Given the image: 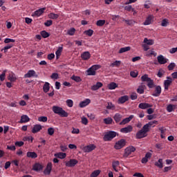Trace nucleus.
Wrapping results in <instances>:
<instances>
[{
  "mask_svg": "<svg viewBox=\"0 0 177 177\" xmlns=\"http://www.w3.org/2000/svg\"><path fill=\"white\" fill-rule=\"evenodd\" d=\"M40 34L43 38H48V37H50V34L46 30H42Z\"/></svg>",
  "mask_w": 177,
  "mask_h": 177,
  "instance_id": "40",
  "label": "nucleus"
},
{
  "mask_svg": "<svg viewBox=\"0 0 177 177\" xmlns=\"http://www.w3.org/2000/svg\"><path fill=\"white\" fill-rule=\"evenodd\" d=\"M42 129V126L41 124H35L33 127V129H32V133H37V132H39Z\"/></svg>",
  "mask_w": 177,
  "mask_h": 177,
  "instance_id": "23",
  "label": "nucleus"
},
{
  "mask_svg": "<svg viewBox=\"0 0 177 177\" xmlns=\"http://www.w3.org/2000/svg\"><path fill=\"white\" fill-rule=\"evenodd\" d=\"M85 34L88 37H92V35H93V30L89 29L88 30H86Z\"/></svg>",
  "mask_w": 177,
  "mask_h": 177,
  "instance_id": "57",
  "label": "nucleus"
},
{
  "mask_svg": "<svg viewBox=\"0 0 177 177\" xmlns=\"http://www.w3.org/2000/svg\"><path fill=\"white\" fill-rule=\"evenodd\" d=\"M26 156L28 158H37V157H38V154H37L35 152L28 151Z\"/></svg>",
  "mask_w": 177,
  "mask_h": 177,
  "instance_id": "28",
  "label": "nucleus"
},
{
  "mask_svg": "<svg viewBox=\"0 0 177 177\" xmlns=\"http://www.w3.org/2000/svg\"><path fill=\"white\" fill-rule=\"evenodd\" d=\"M118 86V85L116 84L115 82H111L108 85L109 89H110L111 91H113V89H115V88H117Z\"/></svg>",
  "mask_w": 177,
  "mask_h": 177,
  "instance_id": "36",
  "label": "nucleus"
},
{
  "mask_svg": "<svg viewBox=\"0 0 177 177\" xmlns=\"http://www.w3.org/2000/svg\"><path fill=\"white\" fill-rule=\"evenodd\" d=\"M11 48H13V44H10L6 46L1 50V52H3V50H4V53H6V52H8V49H11Z\"/></svg>",
  "mask_w": 177,
  "mask_h": 177,
  "instance_id": "37",
  "label": "nucleus"
},
{
  "mask_svg": "<svg viewBox=\"0 0 177 177\" xmlns=\"http://www.w3.org/2000/svg\"><path fill=\"white\" fill-rule=\"evenodd\" d=\"M82 124H83L84 125H88V118L85 117L82 118Z\"/></svg>",
  "mask_w": 177,
  "mask_h": 177,
  "instance_id": "64",
  "label": "nucleus"
},
{
  "mask_svg": "<svg viewBox=\"0 0 177 177\" xmlns=\"http://www.w3.org/2000/svg\"><path fill=\"white\" fill-rule=\"evenodd\" d=\"M71 78L75 82H81V81H82L80 77L76 76L75 75H73Z\"/></svg>",
  "mask_w": 177,
  "mask_h": 177,
  "instance_id": "43",
  "label": "nucleus"
},
{
  "mask_svg": "<svg viewBox=\"0 0 177 177\" xmlns=\"http://www.w3.org/2000/svg\"><path fill=\"white\" fill-rule=\"evenodd\" d=\"M129 50H131V47H123L120 49L119 53H124V52H128Z\"/></svg>",
  "mask_w": 177,
  "mask_h": 177,
  "instance_id": "42",
  "label": "nucleus"
},
{
  "mask_svg": "<svg viewBox=\"0 0 177 177\" xmlns=\"http://www.w3.org/2000/svg\"><path fill=\"white\" fill-rule=\"evenodd\" d=\"M55 157H57V158H60L61 160H63L64 158H66V153L59 152L55 153Z\"/></svg>",
  "mask_w": 177,
  "mask_h": 177,
  "instance_id": "31",
  "label": "nucleus"
},
{
  "mask_svg": "<svg viewBox=\"0 0 177 177\" xmlns=\"http://www.w3.org/2000/svg\"><path fill=\"white\" fill-rule=\"evenodd\" d=\"M147 132H149V130L146 127L143 126L142 129L137 132L136 138L143 139V138H146L147 136Z\"/></svg>",
  "mask_w": 177,
  "mask_h": 177,
  "instance_id": "3",
  "label": "nucleus"
},
{
  "mask_svg": "<svg viewBox=\"0 0 177 177\" xmlns=\"http://www.w3.org/2000/svg\"><path fill=\"white\" fill-rule=\"evenodd\" d=\"M151 78L149 77L148 75H144L141 77V81H142V82H147L149 81H150Z\"/></svg>",
  "mask_w": 177,
  "mask_h": 177,
  "instance_id": "39",
  "label": "nucleus"
},
{
  "mask_svg": "<svg viewBox=\"0 0 177 177\" xmlns=\"http://www.w3.org/2000/svg\"><path fill=\"white\" fill-rule=\"evenodd\" d=\"M122 21H124L126 23V24H127V26H133V24H135V23H136V21L132 19H123Z\"/></svg>",
  "mask_w": 177,
  "mask_h": 177,
  "instance_id": "35",
  "label": "nucleus"
},
{
  "mask_svg": "<svg viewBox=\"0 0 177 177\" xmlns=\"http://www.w3.org/2000/svg\"><path fill=\"white\" fill-rule=\"evenodd\" d=\"M106 109H107V110H115V105L113 104L112 102H108Z\"/></svg>",
  "mask_w": 177,
  "mask_h": 177,
  "instance_id": "44",
  "label": "nucleus"
},
{
  "mask_svg": "<svg viewBox=\"0 0 177 177\" xmlns=\"http://www.w3.org/2000/svg\"><path fill=\"white\" fill-rule=\"evenodd\" d=\"M146 88V86L141 84L140 86H138L137 88V92L138 93H140V95H143L145 93V89Z\"/></svg>",
  "mask_w": 177,
  "mask_h": 177,
  "instance_id": "29",
  "label": "nucleus"
},
{
  "mask_svg": "<svg viewBox=\"0 0 177 177\" xmlns=\"http://www.w3.org/2000/svg\"><path fill=\"white\" fill-rule=\"evenodd\" d=\"M50 84L49 82H46L44 85L43 86V91L45 93H48L49 92V89H50Z\"/></svg>",
  "mask_w": 177,
  "mask_h": 177,
  "instance_id": "27",
  "label": "nucleus"
},
{
  "mask_svg": "<svg viewBox=\"0 0 177 177\" xmlns=\"http://www.w3.org/2000/svg\"><path fill=\"white\" fill-rule=\"evenodd\" d=\"M48 17L49 19L56 20L57 19H59V15L51 12L48 15Z\"/></svg>",
  "mask_w": 177,
  "mask_h": 177,
  "instance_id": "41",
  "label": "nucleus"
},
{
  "mask_svg": "<svg viewBox=\"0 0 177 177\" xmlns=\"http://www.w3.org/2000/svg\"><path fill=\"white\" fill-rule=\"evenodd\" d=\"M176 64L175 63H170L168 66H167V68H168V71H172V70H174V68H175Z\"/></svg>",
  "mask_w": 177,
  "mask_h": 177,
  "instance_id": "48",
  "label": "nucleus"
},
{
  "mask_svg": "<svg viewBox=\"0 0 177 177\" xmlns=\"http://www.w3.org/2000/svg\"><path fill=\"white\" fill-rule=\"evenodd\" d=\"M167 80H165L164 82V86L165 91H168V88H169V86L171 84H172V78L171 77H167Z\"/></svg>",
  "mask_w": 177,
  "mask_h": 177,
  "instance_id": "13",
  "label": "nucleus"
},
{
  "mask_svg": "<svg viewBox=\"0 0 177 177\" xmlns=\"http://www.w3.org/2000/svg\"><path fill=\"white\" fill-rule=\"evenodd\" d=\"M38 78V75L37 72L34 70H29L26 74L24 75V78Z\"/></svg>",
  "mask_w": 177,
  "mask_h": 177,
  "instance_id": "6",
  "label": "nucleus"
},
{
  "mask_svg": "<svg viewBox=\"0 0 177 177\" xmlns=\"http://www.w3.org/2000/svg\"><path fill=\"white\" fill-rule=\"evenodd\" d=\"M144 44H146L147 45H154V41L153 39H148L147 38H145Z\"/></svg>",
  "mask_w": 177,
  "mask_h": 177,
  "instance_id": "38",
  "label": "nucleus"
},
{
  "mask_svg": "<svg viewBox=\"0 0 177 177\" xmlns=\"http://www.w3.org/2000/svg\"><path fill=\"white\" fill-rule=\"evenodd\" d=\"M81 57L83 60H89L91 59V53L89 51H85L81 55Z\"/></svg>",
  "mask_w": 177,
  "mask_h": 177,
  "instance_id": "19",
  "label": "nucleus"
},
{
  "mask_svg": "<svg viewBox=\"0 0 177 177\" xmlns=\"http://www.w3.org/2000/svg\"><path fill=\"white\" fill-rule=\"evenodd\" d=\"M131 100H136V99H138V94H136V93H131Z\"/></svg>",
  "mask_w": 177,
  "mask_h": 177,
  "instance_id": "63",
  "label": "nucleus"
},
{
  "mask_svg": "<svg viewBox=\"0 0 177 177\" xmlns=\"http://www.w3.org/2000/svg\"><path fill=\"white\" fill-rule=\"evenodd\" d=\"M132 129H133V127H132L131 125H129L127 127L122 128L120 129V132L122 133H129V132H132Z\"/></svg>",
  "mask_w": 177,
  "mask_h": 177,
  "instance_id": "16",
  "label": "nucleus"
},
{
  "mask_svg": "<svg viewBox=\"0 0 177 177\" xmlns=\"http://www.w3.org/2000/svg\"><path fill=\"white\" fill-rule=\"evenodd\" d=\"M67 34L68 35H74V34H75V28H71L68 30Z\"/></svg>",
  "mask_w": 177,
  "mask_h": 177,
  "instance_id": "54",
  "label": "nucleus"
},
{
  "mask_svg": "<svg viewBox=\"0 0 177 177\" xmlns=\"http://www.w3.org/2000/svg\"><path fill=\"white\" fill-rule=\"evenodd\" d=\"M156 125H158V121L153 120V121H151V122H148L147 124L144 125V127H146V128L148 130V131H150V128H151V127L153 128H154V127H156Z\"/></svg>",
  "mask_w": 177,
  "mask_h": 177,
  "instance_id": "10",
  "label": "nucleus"
},
{
  "mask_svg": "<svg viewBox=\"0 0 177 177\" xmlns=\"http://www.w3.org/2000/svg\"><path fill=\"white\" fill-rule=\"evenodd\" d=\"M158 62L159 64H165L166 63H168V59L164 57L163 55H159L157 57Z\"/></svg>",
  "mask_w": 177,
  "mask_h": 177,
  "instance_id": "15",
  "label": "nucleus"
},
{
  "mask_svg": "<svg viewBox=\"0 0 177 177\" xmlns=\"http://www.w3.org/2000/svg\"><path fill=\"white\" fill-rule=\"evenodd\" d=\"M52 162H48L46 165V169L44 171V174L45 175H50V172H52Z\"/></svg>",
  "mask_w": 177,
  "mask_h": 177,
  "instance_id": "12",
  "label": "nucleus"
},
{
  "mask_svg": "<svg viewBox=\"0 0 177 177\" xmlns=\"http://www.w3.org/2000/svg\"><path fill=\"white\" fill-rule=\"evenodd\" d=\"M125 143H126L125 140L121 139L115 143L114 147L116 150H120L122 149L124 146H125Z\"/></svg>",
  "mask_w": 177,
  "mask_h": 177,
  "instance_id": "7",
  "label": "nucleus"
},
{
  "mask_svg": "<svg viewBox=\"0 0 177 177\" xmlns=\"http://www.w3.org/2000/svg\"><path fill=\"white\" fill-rule=\"evenodd\" d=\"M96 149V146L93 144L88 145L83 148V151L84 153H91V151H93Z\"/></svg>",
  "mask_w": 177,
  "mask_h": 177,
  "instance_id": "9",
  "label": "nucleus"
},
{
  "mask_svg": "<svg viewBox=\"0 0 177 177\" xmlns=\"http://www.w3.org/2000/svg\"><path fill=\"white\" fill-rule=\"evenodd\" d=\"M10 42H16V40L13 39H9V38H6L4 39V44H10Z\"/></svg>",
  "mask_w": 177,
  "mask_h": 177,
  "instance_id": "58",
  "label": "nucleus"
},
{
  "mask_svg": "<svg viewBox=\"0 0 177 177\" xmlns=\"http://www.w3.org/2000/svg\"><path fill=\"white\" fill-rule=\"evenodd\" d=\"M52 110L55 114H57L60 117H68V113H67L63 108L57 106H53Z\"/></svg>",
  "mask_w": 177,
  "mask_h": 177,
  "instance_id": "1",
  "label": "nucleus"
},
{
  "mask_svg": "<svg viewBox=\"0 0 177 177\" xmlns=\"http://www.w3.org/2000/svg\"><path fill=\"white\" fill-rule=\"evenodd\" d=\"M102 67L100 65H93L87 70V75H96V71Z\"/></svg>",
  "mask_w": 177,
  "mask_h": 177,
  "instance_id": "4",
  "label": "nucleus"
},
{
  "mask_svg": "<svg viewBox=\"0 0 177 177\" xmlns=\"http://www.w3.org/2000/svg\"><path fill=\"white\" fill-rule=\"evenodd\" d=\"M96 24L98 27H103L106 24V20H98L96 22Z\"/></svg>",
  "mask_w": 177,
  "mask_h": 177,
  "instance_id": "45",
  "label": "nucleus"
},
{
  "mask_svg": "<svg viewBox=\"0 0 177 177\" xmlns=\"http://www.w3.org/2000/svg\"><path fill=\"white\" fill-rule=\"evenodd\" d=\"M128 122H129V120L128 118H126L120 122V125H125V124H128Z\"/></svg>",
  "mask_w": 177,
  "mask_h": 177,
  "instance_id": "61",
  "label": "nucleus"
},
{
  "mask_svg": "<svg viewBox=\"0 0 177 177\" xmlns=\"http://www.w3.org/2000/svg\"><path fill=\"white\" fill-rule=\"evenodd\" d=\"M175 109H176V105L172 104H169L167 106V111L168 113H172V111H174V110H175Z\"/></svg>",
  "mask_w": 177,
  "mask_h": 177,
  "instance_id": "30",
  "label": "nucleus"
},
{
  "mask_svg": "<svg viewBox=\"0 0 177 177\" xmlns=\"http://www.w3.org/2000/svg\"><path fill=\"white\" fill-rule=\"evenodd\" d=\"M122 118V115L120 114V113H116L114 116H113V119L115 121L116 123L120 122V121H121Z\"/></svg>",
  "mask_w": 177,
  "mask_h": 177,
  "instance_id": "33",
  "label": "nucleus"
},
{
  "mask_svg": "<svg viewBox=\"0 0 177 177\" xmlns=\"http://www.w3.org/2000/svg\"><path fill=\"white\" fill-rule=\"evenodd\" d=\"M99 175H100V170H95L91 173L90 176L91 177H97V176H99Z\"/></svg>",
  "mask_w": 177,
  "mask_h": 177,
  "instance_id": "46",
  "label": "nucleus"
},
{
  "mask_svg": "<svg viewBox=\"0 0 177 177\" xmlns=\"http://www.w3.org/2000/svg\"><path fill=\"white\" fill-rule=\"evenodd\" d=\"M7 150H10L11 151H16V146L15 145H7Z\"/></svg>",
  "mask_w": 177,
  "mask_h": 177,
  "instance_id": "56",
  "label": "nucleus"
},
{
  "mask_svg": "<svg viewBox=\"0 0 177 177\" xmlns=\"http://www.w3.org/2000/svg\"><path fill=\"white\" fill-rule=\"evenodd\" d=\"M132 10H133V8H132V6H126L124 7V10H127V12H132Z\"/></svg>",
  "mask_w": 177,
  "mask_h": 177,
  "instance_id": "62",
  "label": "nucleus"
},
{
  "mask_svg": "<svg viewBox=\"0 0 177 177\" xmlns=\"http://www.w3.org/2000/svg\"><path fill=\"white\" fill-rule=\"evenodd\" d=\"M45 10H46L45 8H39V10H37L36 11H35L34 13L32 15V16L39 17V16H41L44 13V12H45Z\"/></svg>",
  "mask_w": 177,
  "mask_h": 177,
  "instance_id": "14",
  "label": "nucleus"
},
{
  "mask_svg": "<svg viewBox=\"0 0 177 177\" xmlns=\"http://www.w3.org/2000/svg\"><path fill=\"white\" fill-rule=\"evenodd\" d=\"M147 86L149 88H153L154 86V82L153 81V80L149 79V80L147 81Z\"/></svg>",
  "mask_w": 177,
  "mask_h": 177,
  "instance_id": "52",
  "label": "nucleus"
},
{
  "mask_svg": "<svg viewBox=\"0 0 177 177\" xmlns=\"http://www.w3.org/2000/svg\"><path fill=\"white\" fill-rule=\"evenodd\" d=\"M154 165L158 167V168L162 169L164 168V162L162 158L158 159V161L155 162Z\"/></svg>",
  "mask_w": 177,
  "mask_h": 177,
  "instance_id": "22",
  "label": "nucleus"
},
{
  "mask_svg": "<svg viewBox=\"0 0 177 177\" xmlns=\"http://www.w3.org/2000/svg\"><path fill=\"white\" fill-rule=\"evenodd\" d=\"M129 97L128 95H124L118 98V104H124L125 102H128Z\"/></svg>",
  "mask_w": 177,
  "mask_h": 177,
  "instance_id": "18",
  "label": "nucleus"
},
{
  "mask_svg": "<svg viewBox=\"0 0 177 177\" xmlns=\"http://www.w3.org/2000/svg\"><path fill=\"white\" fill-rule=\"evenodd\" d=\"M43 169L44 166H42V165H41L40 163H35L32 167L33 171H35L36 172L42 171Z\"/></svg>",
  "mask_w": 177,
  "mask_h": 177,
  "instance_id": "17",
  "label": "nucleus"
},
{
  "mask_svg": "<svg viewBox=\"0 0 177 177\" xmlns=\"http://www.w3.org/2000/svg\"><path fill=\"white\" fill-rule=\"evenodd\" d=\"M138 107L142 110H146V109H150V107H151V105L150 104L142 102L139 104Z\"/></svg>",
  "mask_w": 177,
  "mask_h": 177,
  "instance_id": "20",
  "label": "nucleus"
},
{
  "mask_svg": "<svg viewBox=\"0 0 177 177\" xmlns=\"http://www.w3.org/2000/svg\"><path fill=\"white\" fill-rule=\"evenodd\" d=\"M62 52H63V46L58 47V49L55 52L57 59H59V57L62 55Z\"/></svg>",
  "mask_w": 177,
  "mask_h": 177,
  "instance_id": "34",
  "label": "nucleus"
},
{
  "mask_svg": "<svg viewBox=\"0 0 177 177\" xmlns=\"http://www.w3.org/2000/svg\"><path fill=\"white\" fill-rule=\"evenodd\" d=\"M77 164H78V160H77V159H71L69 161L66 162V167L71 168L75 167Z\"/></svg>",
  "mask_w": 177,
  "mask_h": 177,
  "instance_id": "11",
  "label": "nucleus"
},
{
  "mask_svg": "<svg viewBox=\"0 0 177 177\" xmlns=\"http://www.w3.org/2000/svg\"><path fill=\"white\" fill-rule=\"evenodd\" d=\"M121 64V61H115L111 64V67H118Z\"/></svg>",
  "mask_w": 177,
  "mask_h": 177,
  "instance_id": "51",
  "label": "nucleus"
},
{
  "mask_svg": "<svg viewBox=\"0 0 177 177\" xmlns=\"http://www.w3.org/2000/svg\"><path fill=\"white\" fill-rule=\"evenodd\" d=\"M116 136H117V132L109 131L105 133L103 139L104 142H110V140H113V139H114V138H115Z\"/></svg>",
  "mask_w": 177,
  "mask_h": 177,
  "instance_id": "2",
  "label": "nucleus"
},
{
  "mask_svg": "<svg viewBox=\"0 0 177 177\" xmlns=\"http://www.w3.org/2000/svg\"><path fill=\"white\" fill-rule=\"evenodd\" d=\"M104 124H106V125H110L113 122V119L111 118H107L104 119Z\"/></svg>",
  "mask_w": 177,
  "mask_h": 177,
  "instance_id": "47",
  "label": "nucleus"
},
{
  "mask_svg": "<svg viewBox=\"0 0 177 177\" xmlns=\"http://www.w3.org/2000/svg\"><path fill=\"white\" fill-rule=\"evenodd\" d=\"M66 105L68 106V107H73V106H74V102H73L72 100H67Z\"/></svg>",
  "mask_w": 177,
  "mask_h": 177,
  "instance_id": "55",
  "label": "nucleus"
},
{
  "mask_svg": "<svg viewBox=\"0 0 177 177\" xmlns=\"http://www.w3.org/2000/svg\"><path fill=\"white\" fill-rule=\"evenodd\" d=\"M134 151H136V148L133 146H129L127 147L124 150V157L128 158L132 153H134Z\"/></svg>",
  "mask_w": 177,
  "mask_h": 177,
  "instance_id": "5",
  "label": "nucleus"
},
{
  "mask_svg": "<svg viewBox=\"0 0 177 177\" xmlns=\"http://www.w3.org/2000/svg\"><path fill=\"white\" fill-rule=\"evenodd\" d=\"M38 121H39V122H46V121H48V117L46 116L39 117Z\"/></svg>",
  "mask_w": 177,
  "mask_h": 177,
  "instance_id": "49",
  "label": "nucleus"
},
{
  "mask_svg": "<svg viewBox=\"0 0 177 177\" xmlns=\"http://www.w3.org/2000/svg\"><path fill=\"white\" fill-rule=\"evenodd\" d=\"M153 21V15H149L145 21L144 22V26H150L151 21Z\"/></svg>",
  "mask_w": 177,
  "mask_h": 177,
  "instance_id": "25",
  "label": "nucleus"
},
{
  "mask_svg": "<svg viewBox=\"0 0 177 177\" xmlns=\"http://www.w3.org/2000/svg\"><path fill=\"white\" fill-rule=\"evenodd\" d=\"M52 24H53V21L52 20H47L45 23H44V26H46V27H50V26H52Z\"/></svg>",
  "mask_w": 177,
  "mask_h": 177,
  "instance_id": "60",
  "label": "nucleus"
},
{
  "mask_svg": "<svg viewBox=\"0 0 177 177\" xmlns=\"http://www.w3.org/2000/svg\"><path fill=\"white\" fill-rule=\"evenodd\" d=\"M8 80L10 81V82H15L17 80L16 75H15V73H13L12 72H10L8 77Z\"/></svg>",
  "mask_w": 177,
  "mask_h": 177,
  "instance_id": "26",
  "label": "nucleus"
},
{
  "mask_svg": "<svg viewBox=\"0 0 177 177\" xmlns=\"http://www.w3.org/2000/svg\"><path fill=\"white\" fill-rule=\"evenodd\" d=\"M5 77H6V71H3V73L0 75V81H5Z\"/></svg>",
  "mask_w": 177,
  "mask_h": 177,
  "instance_id": "53",
  "label": "nucleus"
},
{
  "mask_svg": "<svg viewBox=\"0 0 177 177\" xmlns=\"http://www.w3.org/2000/svg\"><path fill=\"white\" fill-rule=\"evenodd\" d=\"M165 74V71L164 70H162V68L160 69L159 71L158 72L157 76L159 78L162 77V75H164Z\"/></svg>",
  "mask_w": 177,
  "mask_h": 177,
  "instance_id": "50",
  "label": "nucleus"
},
{
  "mask_svg": "<svg viewBox=\"0 0 177 177\" xmlns=\"http://www.w3.org/2000/svg\"><path fill=\"white\" fill-rule=\"evenodd\" d=\"M90 103H91V100L87 98L84 101L81 102L79 106L80 107H81V109H84V107H86V106H88V104H89Z\"/></svg>",
  "mask_w": 177,
  "mask_h": 177,
  "instance_id": "21",
  "label": "nucleus"
},
{
  "mask_svg": "<svg viewBox=\"0 0 177 177\" xmlns=\"http://www.w3.org/2000/svg\"><path fill=\"white\" fill-rule=\"evenodd\" d=\"M30 121V118H28V115H24L21 117V120L20 122L21 124L28 122Z\"/></svg>",
  "mask_w": 177,
  "mask_h": 177,
  "instance_id": "32",
  "label": "nucleus"
},
{
  "mask_svg": "<svg viewBox=\"0 0 177 177\" xmlns=\"http://www.w3.org/2000/svg\"><path fill=\"white\" fill-rule=\"evenodd\" d=\"M48 133L50 136H52L55 133V129L50 127L48 129Z\"/></svg>",
  "mask_w": 177,
  "mask_h": 177,
  "instance_id": "59",
  "label": "nucleus"
},
{
  "mask_svg": "<svg viewBox=\"0 0 177 177\" xmlns=\"http://www.w3.org/2000/svg\"><path fill=\"white\" fill-rule=\"evenodd\" d=\"M103 86V84L102 82H97L96 84H94L92 87H91V90L92 91H97V89L102 88Z\"/></svg>",
  "mask_w": 177,
  "mask_h": 177,
  "instance_id": "24",
  "label": "nucleus"
},
{
  "mask_svg": "<svg viewBox=\"0 0 177 177\" xmlns=\"http://www.w3.org/2000/svg\"><path fill=\"white\" fill-rule=\"evenodd\" d=\"M161 86H155V89L152 92V96H154L155 97H158L160 95H161Z\"/></svg>",
  "mask_w": 177,
  "mask_h": 177,
  "instance_id": "8",
  "label": "nucleus"
}]
</instances>
